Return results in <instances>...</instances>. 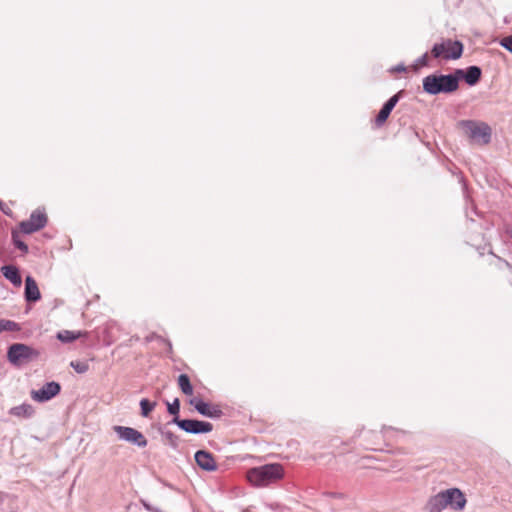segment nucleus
Instances as JSON below:
<instances>
[{
  "label": "nucleus",
  "mask_w": 512,
  "mask_h": 512,
  "mask_svg": "<svg viewBox=\"0 0 512 512\" xmlns=\"http://www.w3.org/2000/svg\"><path fill=\"white\" fill-rule=\"evenodd\" d=\"M247 480L257 487H264L276 483L284 477V468L281 464H266L247 471Z\"/></svg>",
  "instance_id": "obj_1"
},
{
  "label": "nucleus",
  "mask_w": 512,
  "mask_h": 512,
  "mask_svg": "<svg viewBox=\"0 0 512 512\" xmlns=\"http://www.w3.org/2000/svg\"><path fill=\"white\" fill-rule=\"evenodd\" d=\"M434 510L441 511L450 506L452 509L462 511L467 503L464 493L458 488H450L439 492L431 501Z\"/></svg>",
  "instance_id": "obj_2"
},
{
  "label": "nucleus",
  "mask_w": 512,
  "mask_h": 512,
  "mask_svg": "<svg viewBox=\"0 0 512 512\" xmlns=\"http://www.w3.org/2000/svg\"><path fill=\"white\" fill-rule=\"evenodd\" d=\"M458 88V78L453 75H430L423 79V89L429 94L449 93Z\"/></svg>",
  "instance_id": "obj_3"
},
{
  "label": "nucleus",
  "mask_w": 512,
  "mask_h": 512,
  "mask_svg": "<svg viewBox=\"0 0 512 512\" xmlns=\"http://www.w3.org/2000/svg\"><path fill=\"white\" fill-rule=\"evenodd\" d=\"M465 135L475 144L486 145L491 139V128L484 122L463 121L461 123Z\"/></svg>",
  "instance_id": "obj_4"
},
{
  "label": "nucleus",
  "mask_w": 512,
  "mask_h": 512,
  "mask_svg": "<svg viewBox=\"0 0 512 512\" xmlns=\"http://www.w3.org/2000/svg\"><path fill=\"white\" fill-rule=\"evenodd\" d=\"M39 355L40 353L38 350L22 343L12 344L7 351V358L9 362L15 366H21L36 360Z\"/></svg>",
  "instance_id": "obj_5"
},
{
  "label": "nucleus",
  "mask_w": 512,
  "mask_h": 512,
  "mask_svg": "<svg viewBox=\"0 0 512 512\" xmlns=\"http://www.w3.org/2000/svg\"><path fill=\"white\" fill-rule=\"evenodd\" d=\"M462 53L463 44L460 41H453L451 39L436 43L431 50L432 57L443 60L459 59Z\"/></svg>",
  "instance_id": "obj_6"
},
{
  "label": "nucleus",
  "mask_w": 512,
  "mask_h": 512,
  "mask_svg": "<svg viewBox=\"0 0 512 512\" xmlns=\"http://www.w3.org/2000/svg\"><path fill=\"white\" fill-rule=\"evenodd\" d=\"M48 223V216L44 208L35 209L29 219L19 223V230L24 234H32L43 229Z\"/></svg>",
  "instance_id": "obj_7"
},
{
  "label": "nucleus",
  "mask_w": 512,
  "mask_h": 512,
  "mask_svg": "<svg viewBox=\"0 0 512 512\" xmlns=\"http://www.w3.org/2000/svg\"><path fill=\"white\" fill-rule=\"evenodd\" d=\"M173 422L187 433L201 434L209 433L213 430V425L210 422L206 421L194 419H179V417H175L173 419Z\"/></svg>",
  "instance_id": "obj_8"
},
{
  "label": "nucleus",
  "mask_w": 512,
  "mask_h": 512,
  "mask_svg": "<svg viewBox=\"0 0 512 512\" xmlns=\"http://www.w3.org/2000/svg\"><path fill=\"white\" fill-rule=\"evenodd\" d=\"M114 430L117 432L120 438L126 441L134 443L140 447H145L147 445L145 436L134 428L115 426Z\"/></svg>",
  "instance_id": "obj_9"
},
{
  "label": "nucleus",
  "mask_w": 512,
  "mask_h": 512,
  "mask_svg": "<svg viewBox=\"0 0 512 512\" xmlns=\"http://www.w3.org/2000/svg\"><path fill=\"white\" fill-rule=\"evenodd\" d=\"M60 384L57 382H48L41 389L33 390L31 397L37 402H45L55 397L60 392Z\"/></svg>",
  "instance_id": "obj_10"
},
{
  "label": "nucleus",
  "mask_w": 512,
  "mask_h": 512,
  "mask_svg": "<svg viewBox=\"0 0 512 512\" xmlns=\"http://www.w3.org/2000/svg\"><path fill=\"white\" fill-rule=\"evenodd\" d=\"M190 405H192L200 414L211 417V418H219L222 415L221 409L209 403H206L198 398H192L189 401Z\"/></svg>",
  "instance_id": "obj_11"
},
{
  "label": "nucleus",
  "mask_w": 512,
  "mask_h": 512,
  "mask_svg": "<svg viewBox=\"0 0 512 512\" xmlns=\"http://www.w3.org/2000/svg\"><path fill=\"white\" fill-rule=\"evenodd\" d=\"M195 461L197 465L205 471L212 472L217 470V462L212 453L206 450H199L195 453Z\"/></svg>",
  "instance_id": "obj_12"
},
{
  "label": "nucleus",
  "mask_w": 512,
  "mask_h": 512,
  "mask_svg": "<svg viewBox=\"0 0 512 512\" xmlns=\"http://www.w3.org/2000/svg\"><path fill=\"white\" fill-rule=\"evenodd\" d=\"M399 97H400V93H397L395 95H393L385 104L384 106L382 107V109L380 110V112L378 113V115L376 116L375 118V126L376 127H381L384 125V123L386 122V120L388 119L391 111L394 109V107L396 106V104L398 103L399 101Z\"/></svg>",
  "instance_id": "obj_13"
},
{
  "label": "nucleus",
  "mask_w": 512,
  "mask_h": 512,
  "mask_svg": "<svg viewBox=\"0 0 512 512\" xmlns=\"http://www.w3.org/2000/svg\"><path fill=\"white\" fill-rule=\"evenodd\" d=\"M25 298L31 302H36L41 298L38 285L31 276H27L25 279Z\"/></svg>",
  "instance_id": "obj_14"
},
{
  "label": "nucleus",
  "mask_w": 512,
  "mask_h": 512,
  "mask_svg": "<svg viewBox=\"0 0 512 512\" xmlns=\"http://www.w3.org/2000/svg\"><path fill=\"white\" fill-rule=\"evenodd\" d=\"M1 272L3 273L4 277L8 279L11 283H13L15 286L21 285L22 279L18 269L15 266L5 265L1 268Z\"/></svg>",
  "instance_id": "obj_15"
},
{
  "label": "nucleus",
  "mask_w": 512,
  "mask_h": 512,
  "mask_svg": "<svg viewBox=\"0 0 512 512\" xmlns=\"http://www.w3.org/2000/svg\"><path fill=\"white\" fill-rule=\"evenodd\" d=\"M457 73L463 75L469 85H475L481 77V69L477 66L469 67L465 74L462 70H458Z\"/></svg>",
  "instance_id": "obj_16"
},
{
  "label": "nucleus",
  "mask_w": 512,
  "mask_h": 512,
  "mask_svg": "<svg viewBox=\"0 0 512 512\" xmlns=\"http://www.w3.org/2000/svg\"><path fill=\"white\" fill-rule=\"evenodd\" d=\"M85 335H86V333L81 332V331L62 330L57 333V339L63 343H69V342H73Z\"/></svg>",
  "instance_id": "obj_17"
},
{
  "label": "nucleus",
  "mask_w": 512,
  "mask_h": 512,
  "mask_svg": "<svg viewBox=\"0 0 512 512\" xmlns=\"http://www.w3.org/2000/svg\"><path fill=\"white\" fill-rule=\"evenodd\" d=\"M178 386L180 390L187 396L193 395V387L191 385L190 379L186 374H181L178 377Z\"/></svg>",
  "instance_id": "obj_18"
},
{
  "label": "nucleus",
  "mask_w": 512,
  "mask_h": 512,
  "mask_svg": "<svg viewBox=\"0 0 512 512\" xmlns=\"http://www.w3.org/2000/svg\"><path fill=\"white\" fill-rule=\"evenodd\" d=\"M11 413L19 417H30L34 413V408L30 404H22L20 406L14 407L11 410Z\"/></svg>",
  "instance_id": "obj_19"
},
{
  "label": "nucleus",
  "mask_w": 512,
  "mask_h": 512,
  "mask_svg": "<svg viewBox=\"0 0 512 512\" xmlns=\"http://www.w3.org/2000/svg\"><path fill=\"white\" fill-rule=\"evenodd\" d=\"M20 326L11 320L0 319V332L2 331H19Z\"/></svg>",
  "instance_id": "obj_20"
},
{
  "label": "nucleus",
  "mask_w": 512,
  "mask_h": 512,
  "mask_svg": "<svg viewBox=\"0 0 512 512\" xmlns=\"http://www.w3.org/2000/svg\"><path fill=\"white\" fill-rule=\"evenodd\" d=\"M156 403L150 402L148 399H142L140 401L141 415L148 417L152 410L155 408Z\"/></svg>",
  "instance_id": "obj_21"
},
{
  "label": "nucleus",
  "mask_w": 512,
  "mask_h": 512,
  "mask_svg": "<svg viewBox=\"0 0 512 512\" xmlns=\"http://www.w3.org/2000/svg\"><path fill=\"white\" fill-rule=\"evenodd\" d=\"M70 366L79 374L86 373L89 370V365L85 361H71Z\"/></svg>",
  "instance_id": "obj_22"
},
{
  "label": "nucleus",
  "mask_w": 512,
  "mask_h": 512,
  "mask_svg": "<svg viewBox=\"0 0 512 512\" xmlns=\"http://www.w3.org/2000/svg\"><path fill=\"white\" fill-rule=\"evenodd\" d=\"M165 438L166 444L170 445L173 448H177L179 445V437L174 433L167 431L163 434Z\"/></svg>",
  "instance_id": "obj_23"
},
{
  "label": "nucleus",
  "mask_w": 512,
  "mask_h": 512,
  "mask_svg": "<svg viewBox=\"0 0 512 512\" xmlns=\"http://www.w3.org/2000/svg\"><path fill=\"white\" fill-rule=\"evenodd\" d=\"M179 409H180L179 399L176 398L172 403L167 402V410L170 414L178 417Z\"/></svg>",
  "instance_id": "obj_24"
},
{
  "label": "nucleus",
  "mask_w": 512,
  "mask_h": 512,
  "mask_svg": "<svg viewBox=\"0 0 512 512\" xmlns=\"http://www.w3.org/2000/svg\"><path fill=\"white\" fill-rule=\"evenodd\" d=\"M12 237H13V241H14L15 246L18 249H20L21 251H23L24 253H27L28 252V246L24 242H22L21 240L18 239V235H17L16 232H13Z\"/></svg>",
  "instance_id": "obj_25"
},
{
  "label": "nucleus",
  "mask_w": 512,
  "mask_h": 512,
  "mask_svg": "<svg viewBox=\"0 0 512 512\" xmlns=\"http://www.w3.org/2000/svg\"><path fill=\"white\" fill-rule=\"evenodd\" d=\"M500 44H501L502 47H504L505 49H507L509 52L512 53V35L504 37L500 41Z\"/></svg>",
  "instance_id": "obj_26"
},
{
  "label": "nucleus",
  "mask_w": 512,
  "mask_h": 512,
  "mask_svg": "<svg viewBox=\"0 0 512 512\" xmlns=\"http://www.w3.org/2000/svg\"><path fill=\"white\" fill-rule=\"evenodd\" d=\"M0 209L5 212V210L3 208V202L1 200H0Z\"/></svg>",
  "instance_id": "obj_27"
}]
</instances>
